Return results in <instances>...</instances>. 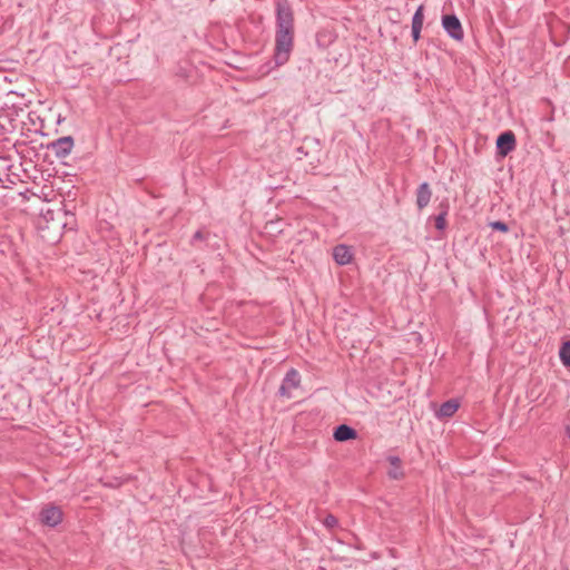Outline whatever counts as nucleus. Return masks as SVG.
Returning <instances> with one entry per match:
<instances>
[{
    "mask_svg": "<svg viewBox=\"0 0 570 570\" xmlns=\"http://www.w3.org/2000/svg\"><path fill=\"white\" fill-rule=\"evenodd\" d=\"M432 191L430 185L424 181L416 190V206L419 209L425 208L431 200Z\"/></svg>",
    "mask_w": 570,
    "mask_h": 570,
    "instance_id": "9",
    "label": "nucleus"
},
{
    "mask_svg": "<svg viewBox=\"0 0 570 570\" xmlns=\"http://www.w3.org/2000/svg\"><path fill=\"white\" fill-rule=\"evenodd\" d=\"M567 435L570 439V426L567 428Z\"/></svg>",
    "mask_w": 570,
    "mask_h": 570,
    "instance_id": "22",
    "label": "nucleus"
},
{
    "mask_svg": "<svg viewBox=\"0 0 570 570\" xmlns=\"http://www.w3.org/2000/svg\"><path fill=\"white\" fill-rule=\"evenodd\" d=\"M294 47V13L286 0L276 2V32L274 60L276 66L285 65Z\"/></svg>",
    "mask_w": 570,
    "mask_h": 570,
    "instance_id": "1",
    "label": "nucleus"
},
{
    "mask_svg": "<svg viewBox=\"0 0 570 570\" xmlns=\"http://www.w3.org/2000/svg\"><path fill=\"white\" fill-rule=\"evenodd\" d=\"M515 146V136L511 130L503 131L497 138V154L501 157L508 156Z\"/></svg>",
    "mask_w": 570,
    "mask_h": 570,
    "instance_id": "5",
    "label": "nucleus"
},
{
    "mask_svg": "<svg viewBox=\"0 0 570 570\" xmlns=\"http://www.w3.org/2000/svg\"><path fill=\"white\" fill-rule=\"evenodd\" d=\"M62 511L57 505H46L40 511V521L42 524L48 527H57L62 521Z\"/></svg>",
    "mask_w": 570,
    "mask_h": 570,
    "instance_id": "4",
    "label": "nucleus"
},
{
    "mask_svg": "<svg viewBox=\"0 0 570 570\" xmlns=\"http://www.w3.org/2000/svg\"><path fill=\"white\" fill-rule=\"evenodd\" d=\"M333 258L338 265H347L353 258V254L347 245L340 244L333 248Z\"/></svg>",
    "mask_w": 570,
    "mask_h": 570,
    "instance_id": "7",
    "label": "nucleus"
},
{
    "mask_svg": "<svg viewBox=\"0 0 570 570\" xmlns=\"http://www.w3.org/2000/svg\"><path fill=\"white\" fill-rule=\"evenodd\" d=\"M459 406H460V404H459L458 400L450 399L441 404L440 409L436 412V416L438 417H451L458 411Z\"/></svg>",
    "mask_w": 570,
    "mask_h": 570,
    "instance_id": "10",
    "label": "nucleus"
},
{
    "mask_svg": "<svg viewBox=\"0 0 570 570\" xmlns=\"http://www.w3.org/2000/svg\"><path fill=\"white\" fill-rule=\"evenodd\" d=\"M48 147L53 151L56 157L65 158L73 148V138L71 136L60 137L53 140Z\"/></svg>",
    "mask_w": 570,
    "mask_h": 570,
    "instance_id": "6",
    "label": "nucleus"
},
{
    "mask_svg": "<svg viewBox=\"0 0 570 570\" xmlns=\"http://www.w3.org/2000/svg\"><path fill=\"white\" fill-rule=\"evenodd\" d=\"M421 31L422 29H412L411 33L414 42H416L420 39Z\"/></svg>",
    "mask_w": 570,
    "mask_h": 570,
    "instance_id": "18",
    "label": "nucleus"
},
{
    "mask_svg": "<svg viewBox=\"0 0 570 570\" xmlns=\"http://www.w3.org/2000/svg\"><path fill=\"white\" fill-rule=\"evenodd\" d=\"M422 27H423L422 20L412 19V26H411L412 29H422Z\"/></svg>",
    "mask_w": 570,
    "mask_h": 570,
    "instance_id": "19",
    "label": "nucleus"
},
{
    "mask_svg": "<svg viewBox=\"0 0 570 570\" xmlns=\"http://www.w3.org/2000/svg\"><path fill=\"white\" fill-rule=\"evenodd\" d=\"M371 558H372L373 560H376V559H379V558H380V554H379L377 552H372V553H371Z\"/></svg>",
    "mask_w": 570,
    "mask_h": 570,
    "instance_id": "20",
    "label": "nucleus"
},
{
    "mask_svg": "<svg viewBox=\"0 0 570 570\" xmlns=\"http://www.w3.org/2000/svg\"><path fill=\"white\" fill-rule=\"evenodd\" d=\"M445 216H446V212H442L435 217V228L436 229L443 230L445 228V226H446Z\"/></svg>",
    "mask_w": 570,
    "mask_h": 570,
    "instance_id": "15",
    "label": "nucleus"
},
{
    "mask_svg": "<svg viewBox=\"0 0 570 570\" xmlns=\"http://www.w3.org/2000/svg\"><path fill=\"white\" fill-rule=\"evenodd\" d=\"M559 357L566 367H570V342H563L559 350Z\"/></svg>",
    "mask_w": 570,
    "mask_h": 570,
    "instance_id": "12",
    "label": "nucleus"
},
{
    "mask_svg": "<svg viewBox=\"0 0 570 570\" xmlns=\"http://www.w3.org/2000/svg\"><path fill=\"white\" fill-rule=\"evenodd\" d=\"M387 461L391 464V469L387 472L389 476L393 480L403 478L404 473L401 466V459L396 455H390Z\"/></svg>",
    "mask_w": 570,
    "mask_h": 570,
    "instance_id": "11",
    "label": "nucleus"
},
{
    "mask_svg": "<svg viewBox=\"0 0 570 570\" xmlns=\"http://www.w3.org/2000/svg\"><path fill=\"white\" fill-rule=\"evenodd\" d=\"M354 548L357 549V550L363 549L362 544H360V543L355 544Z\"/></svg>",
    "mask_w": 570,
    "mask_h": 570,
    "instance_id": "21",
    "label": "nucleus"
},
{
    "mask_svg": "<svg viewBox=\"0 0 570 570\" xmlns=\"http://www.w3.org/2000/svg\"><path fill=\"white\" fill-rule=\"evenodd\" d=\"M205 239V235L202 230H197L191 237V244L195 245L196 242H200Z\"/></svg>",
    "mask_w": 570,
    "mask_h": 570,
    "instance_id": "16",
    "label": "nucleus"
},
{
    "mask_svg": "<svg viewBox=\"0 0 570 570\" xmlns=\"http://www.w3.org/2000/svg\"><path fill=\"white\" fill-rule=\"evenodd\" d=\"M489 226L493 229V230H498V232H501V233H508L509 232V226L507 223L504 222H501V220H495V222H491L489 224Z\"/></svg>",
    "mask_w": 570,
    "mask_h": 570,
    "instance_id": "14",
    "label": "nucleus"
},
{
    "mask_svg": "<svg viewBox=\"0 0 570 570\" xmlns=\"http://www.w3.org/2000/svg\"><path fill=\"white\" fill-rule=\"evenodd\" d=\"M442 27L452 39L458 41L463 40L464 31L461 21L455 14H444L442 17Z\"/></svg>",
    "mask_w": 570,
    "mask_h": 570,
    "instance_id": "2",
    "label": "nucleus"
},
{
    "mask_svg": "<svg viewBox=\"0 0 570 570\" xmlns=\"http://www.w3.org/2000/svg\"><path fill=\"white\" fill-rule=\"evenodd\" d=\"M323 524H324V527H325V528H327V529L332 530V529H334V528H336V527H337V524H338V520H337V518H336L335 515H333V514H327V515L324 518V520H323Z\"/></svg>",
    "mask_w": 570,
    "mask_h": 570,
    "instance_id": "13",
    "label": "nucleus"
},
{
    "mask_svg": "<svg viewBox=\"0 0 570 570\" xmlns=\"http://www.w3.org/2000/svg\"><path fill=\"white\" fill-rule=\"evenodd\" d=\"M423 6H419V8L416 9V11L414 12L412 19H416V20H424V14H423Z\"/></svg>",
    "mask_w": 570,
    "mask_h": 570,
    "instance_id": "17",
    "label": "nucleus"
},
{
    "mask_svg": "<svg viewBox=\"0 0 570 570\" xmlns=\"http://www.w3.org/2000/svg\"><path fill=\"white\" fill-rule=\"evenodd\" d=\"M333 436L335 441L346 442L356 439L357 432L355 429L347 424H340L335 428Z\"/></svg>",
    "mask_w": 570,
    "mask_h": 570,
    "instance_id": "8",
    "label": "nucleus"
},
{
    "mask_svg": "<svg viewBox=\"0 0 570 570\" xmlns=\"http://www.w3.org/2000/svg\"><path fill=\"white\" fill-rule=\"evenodd\" d=\"M301 383L299 373L295 368H291L285 374L282 384L278 389V395L282 397H292V390L298 387Z\"/></svg>",
    "mask_w": 570,
    "mask_h": 570,
    "instance_id": "3",
    "label": "nucleus"
}]
</instances>
